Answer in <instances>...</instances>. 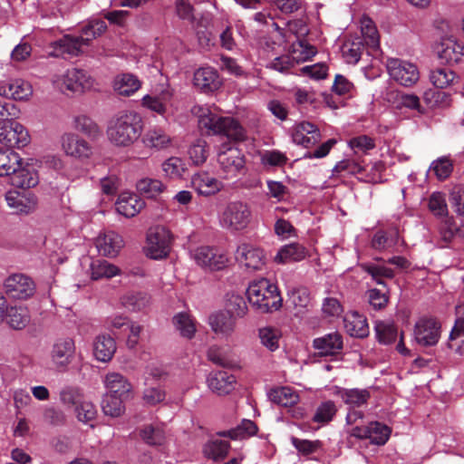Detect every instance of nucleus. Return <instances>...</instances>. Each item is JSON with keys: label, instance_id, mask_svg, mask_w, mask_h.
Segmentation results:
<instances>
[{"label": "nucleus", "instance_id": "4", "mask_svg": "<svg viewBox=\"0 0 464 464\" xmlns=\"http://www.w3.org/2000/svg\"><path fill=\"white\" fill-rule=\"evenodd\" d=\"M251 220V208L246 202L241 200L228 202L218 215L220 227L229 232L246 229Z\"/></svg>", "mask_w": 464, "mask_h": 464}, {"label": "nucleus", "instance_id": "15", "mask_svg": "<svg viewBox=\"0 0 464 464\" xmlns=\"http://www.w3.org/2000/svg\"><path fill=\"white\" fill-rule=\"evenodd\" d=\"M440 324L434 319H420L415 324L414 337L416 342L422 346L435 345L440 335Z\"/></svg>", "mask_w": 464, "mask_h": 464}, {"label": "nucleus", "instance_id": "23", "mask_svg": "<svg viewBox=\"0 0 464 464\" xmlns=\"http://www.w3.org/2000/svg\"><path fill=\"white\" fill-rule=\"evenodd\" d=\"M236 377L226 371H218L211 372L208 377V385L209 389L218 394H228L234 390Z\"/></svg>", "mask_w": 464, "mask_h": 464}, {"label": "nucleus", "instance_id": "3", "mask_svg": "<svg viewBox=\"0 0 464 464\" xmlns=\"http://www.w3.org/2000/svg\"><path fill=\"white\" fill-rule=\"evenodd\" d=\"M246 295L249 303L262 313L277 310L282 304L277 287L266 278L252 282Z\"/></svg>", "mask_w": 464, "mask_h": 464}, {"label": "nucleus", "instance_id": "6", "mask_svg": "<svg viewBox=\"0 0 464 464\" xmlns=\"http://www.w3.org/2000/svg\"><path fill=\"white\" fill-rule=\"evenodd\" d=\"M171 234L162 226L150 227L147 232L146 255L152 259L166 257L170 251Z\"/></svg>", "mask_w": 464, "mask_h": 464}, {"label": "nucleus", "instance_id": "36", "mask_svg": "<svg viewBox=\"0 0 464 464\" xmlns=\"http://www.w3.org/2000/svg\"><path fill=\"white\" fill-rule=\"evenodd\" d=\"M346 332L353 337L363 338L369 334L366 318L357 312H353L344 317Z\"/></svg>", "mask_w": 464, "mask_h": 464}, {"label": "nucleus", "instance_id": "50", "mask_svg": "<svg viewBox=\"0 0 464 464\" xmlns=\"http://www.w3.org/2000/svg\"><path fill=\"white\" fill-rule=\"evenodd\" d=\"M106 29L107 24L103 20H91L82 28L80 36L82 38L85 44L88 45L92 39L102 34Z\"/></svg>", "mask_w": 464, "mask_h": 464}, {"label": "nucleus", "instance_id": "35", "mask_svg": "<svg viewBox=\"0 0 464 464\" xmlns=\"http://www.w3.org/2000/svg\"><path fill=\"white\" fill-rule=\"evenodd\" d=\"M307 256L306 248L298 244L292 243L282 246L277 252L275 260L280 264L294 263L304 260Z\"/></svg>", "mask_w": 464, "mask_h": 464}, {"label": "nucleus", "instance_id": "47", "mask_svg": "<svg viewBox=\"0 0 464 464\" xmlns=\"http://www.w3.org/2000/svg\"><path fill=\"white\" fill-rule=\"evenodd\" d=\"M136 188L148 198H155L162 193L166 187L160 179L143 178L137 182Z\"/></svg>", "mask_w": 464, "mask_h": 464}, {"label": "nucleus", "instance_id": "51", "mask_svg": "<svg viewBox=\"0 0 464 464\" xmlns=\"http://www.w3.org/2000/svg\"><path fill=\"white\" fill-rule=\"evenodd\" d=\"M150 303V296L146 293H130L122 296V305L130 311H140Z\"/></svg>", "mask_w": 464, "mask_h": 464}, {"label": "nucleus", "instance_id": "48", "mask_svg": "<svg viewBox=\"0 0 464 464\" xmlns=\"http://www.w3.org/2000/svg\"><path fill=\"white\" fill-rule=\"evenodd\" d=\"M458 79L456 73L448 68H437L430 72V81L436 87L444 89L454 83Z\"/></svg>", "mask_w": 464, "mask_h": 464}, {"label": "nucleus", "instance_id": "43", "mask_svg": "<svg viewBox=\"0 0 464 464\" xmlns=\"http://www.w3.org/2000/svg\"><path fill=\"white\" fill-rule=\"evenodd\" d=\"M22 164V158L13 150H0V177L11 176Z\"/></svg>", "mask_w": 464, "mask_h": 464}, {"label": "nucleus", "instance_id": "24", "mask_svg": "<svg viewBox=\"0 0 464 464\" xmlns=\"http://www.w3.org/2000/svg\"><path fill=\"white\" fill-rule=\"evenodd\" d=\"M32 93V86L20 79L0 84V95L8 99L24 101L29 99Z\"/></svg>", "mask_w": 464, "mask_h": 464}, {"label": "nucleus", "instance_id": "54", "mask_svg": "<svg viewBox=\"0 0 464 464\" xmlns=\"http://www.w3.org/2000/svg\"><path fill=\"white\" fill-rule=\"evenodd\" d=\"M186 164L179 157H170L162 163V170L170 179H179L186 171Z\"/></svg>", "mask_w": 464, "mask_h": 464}, {"label": "nucleus", "instance_id": "41", "mask_svg": "<svg viewBox=\"0 0 464 464\" xmlns=\"http://www.w3.org/2000/svg\"><path fill=\"white\" fill-rule=\"evenodd\" d=\"M130 398L106 393L102 404L104 414L111 417L121 416L125 410L124 402Z\"/></svg>", "mask_w": 464, "mask_h": 464}, {"label": "nucleus", "instance_id": "16", "mask_svg": "<svg viewBox=\"0 0 464 464\" xmlns=\"http://www.w3.org/2000/svg\"><path fill=\"white\" fill-rule=\"evenodd\" d=\"M61 144L64 153L75 159H88L92 153L91 145L75 133H64Z\"/></svg>", "mask_w": 464, "mask_h": 464}, {"label": "nucleus", "instance_id": "49", "mask_svg": "<svg viewBox=\"0 0 464 464\" xmlns=\"http://www.w3.org/2000/svg\"><path fill=\"white\" fill-rule=\"evenodd\" d=\"M228 450V441L222 440H213L208 441L204 446L203 452L204 455L208 459H212L214 460H220L227 456Z\"/></svg>", "mask_w": 464, "mask_h": 464}, {"label": "nucleus", "instance_id": "26", "mask_svg": "<svg viewBox=\"0 0 464 464\" xmlns=\"http://www.w3.org/2000/svg\"><path fill=\"white\" fill-rule=\"evenodd\" d=\"M194 85L204 92H211L218 89L220 81L216 70L211 67H202L194 73Z\"/></svg>", "mask_w": 464, "mask_h": 464}, {"label": "nucleus", "instance_id": "40", "mask_svg": "<svg viewBox=\"0 0 464 464\" xmlns=\"http://www.w3.org/2000/svg\"><path fill=\"white\" fill-rule=\"evenodd\" d=\"M362 271L369 274L372 279L378 285H384V279H392L394 277V271L381 264L377 263H363L360 265Z\"/></svg>", "mask_w": 464, "mask_h": 464}, {"label": "nucleus", "instance_id": "1", "mask_svg": "<svg viewBox=\"0 0 464 464\" xmlns=\"http://www.w3.org/2000/svg\"><path fill=\"white\" fill-rule=\"evenodd\" d=\"M141 117L134 111H122L113 117L107 128V137L117 147H129L140 137Z\"/></svg>", "mask_w": 464, "mask_h": 464}, {"label": "nucleus", "instance_id": "46", "mask_svg": "<svg viewBox=\"0 0 464 464\" xmlns=\"http://www.w3.org/2000/svg\"><path fill=\"white\" fill-rule=\"evenodd\" d=\"M361 32L366 45L372 49H377L379 47V33L373 21L371 18L363 16L361 19Z\"/></svg>", "mask_w": 464, "mask_h": 464}, {"label": "nucleus", "instance_id": "29", "mask_svg": "<svg viewBox=\"0 0 464 464\" xmlns=\"http://www.w3.org/2000/svg\"><path fill=\"white\" fill-rule=\"evenodd\" d=\"M39 182L37 172L30 166L19 164L16 170L11 175V184L19 188L28 189L35 187Z\"/></svg>", "mask_w": 464, "mask_h": 464}, {"label": "nucleus", "instance_id": "38", "mask_svg": "<svg viewBox=\"0 0 464 464\" xmlns=\"http://www.w3.org/2000/svg\"><path fill=\"white\" fill-rule=\"evenodd\" d=\"M269 399L282 407H292L299 401V394L290 387H279L270 391Z\"/></svg>", "mask_w": 464, "mask_h": 464}, {"label": "nucleus", "instance_id": "28", "mask_svg": "<svg viewBox=\"0 0 464 464\" xmlns=\"http://www.w3.org/2000/svg\"><path fill=\"white\" fill-rule=\"evenodd\" d=\"M457 319L450 334L449 347L464 355V304L456 307Z\"/></svg>", "mask_w": 464, "mask_h": 464}, {"label": "nucleus", "instance_id": "20", "mask_svg": "<svg viewBox=\"0 0 464 464\" xmlns=\"http://www.w3.org/2000/svg\"><path fill=\"white\" fill-rule=\"evenodd\" d=\"M106 393L120 397H131L132 385L129 380L119 372H109L103 379Z\"/></svg>", "mask_w": 464, "mask_h": 464}, {"label": "nucleus", "instance_id": "60", "mask_svg": "<svg viewBox=\"0 0 464 464\" xmlns=\"http://www.w3.org/2000/svg\"><path fill=\"white\" fill-rule=\"evenodd\" d=\"M256 431L257 427L255 422L245 419L237 428L229 430L228 435L231 439L238 440L253 436L256 433Z\"/></svg>", "mask_w": 464, "mask_h": 464}, {"label": "nucleus", "instance_id": "11", "mask_svg": "<svg viewBox=\"0 0 464 464\" xmlns=\"http://www.w3.org/2000/svg\"><path fill=\"white\" fill-rule=\"evenodd\" d=\"M61 89L72 93H82L93 85V79L83 70L72 68L62 76Z\"/></svg>", "mask_w": 464, "mask_h": 464}, {"label": "nucleus", "instance_id": "64", "mask_svg": "<svg viewBox=\"0 0 464 464\" xmlns=\"http://www.w3.org/2000/svg\"><path fill=\"white\" fill-rule=\"evenodd\" d=\"M75 411L78 420L83 423L94 420L97 414L95 406L90 401H81Z\"/></svg>", "mask_w": 464, "mask_h": 464}, {"label": "nucleus", "instance_id": "62", "mask_svg": "<svg viewBox=\"0 0 464 464\" xmlns=\"http://www.w3.org/2000/svg\"><path fill=\"white\" fill-rule=\"evenodd\" d=\"M316 50L313 45L304 42H298L293 45L292 57L297 63L304 62L314 56Z\"/></svg>", "mask_w": 464, "mask_h": 464}, {"label": "nucleus", "instance_id": "2", "mask_svg": "<svg viewBox=\"0 0 464 464\" xmlns=\"http://www.w3.org/2000/svg\"><path fill=\"white\" fill-rule=\"evenodd\" d=\"M193 111L198 115L199 125L208 133L224 135L237 141L246 139L244 128L234 118L219 116L208 107H195Z\"/></svg>", "mask_w": 464, "mask_h": 464}, {"label": "nucleus", "instance_id": "59", "mask_svg": "<svg viewBox=\"0 0 464 464\" xmlns=\"http://www.w3.org/2000/svg\"><path fill=\"white\" fill-rule=\"evenodd\" d=\"M428 207L430 211L437 217H446L448 215L445 195L441 192H433L430 196Z\"/></svg>", "mask_w": 464, "mask_h": 464}, {"label": "nucleus", "instance_id": "53", "mask_svg": "<svg viewBox=\"0 0 464 464\" xmlns=\"http://www.w3.org/2000/svg\"><path fill=\"white\" fill-rule=\"evenodd\" d=\"M226 306V312L229 313L235 317L242 318L247 313V305L246 300L240 295L234 293L227 295Z\"/></svg>", "mask_w": 464, "mask_h": 464}, {"label": "nucleus", "instance_id": "10", "mask_svg": "<svg viewBox=\"0 0 464 464\" xmlns=\"http://www.w3.org/2000/svg\"><path fill=\"white\" fill-rule=\"evenodd\" d=\"M5 294L17 300H25L35 293V284L33 279L24 274H13L4 283Z\"/></svg>", "mask_w": 464, "mask_h": 464}, {"label": "nucleus", "instance_id": "31", "mask_svg": "<svg viewBox=\"0 0 464 464\" xmlns=\"http://www.w3.org/2000/svg\"><path fill=\"white\" fill-rule=\"evenodd\" d=\"M116 352V343L108 334L98 335L93 343V354L95 358L102 362L111 360Z\"/></svg>", "mask_w": 464, "mask_h": 464}, {"label": "nucleus", "instance_id": "30", "mask_svg": "<svg viewBox=\"0 0 464 464\" xmlns=\"http://www.w3.org/2000/svg\"><path fill=\"white\" fill-rule=\"evenodd\" d=\"M320 138L317 128L307 121L299 123L293 133V140L305 148L314 145Z\"/></svg>", "mask_w": 464, "mask_h": 464}, {"label": "nucleus", "instance_id": "32", "mask_svg": "<svg viewBox=\"0 0 464 464\" xmlns=\"http://www.w3.org/2000/svg\"><path fill=\"white\" fill-rule=\"evenodd\" d=\"M342 398L343 402L350 408L361 407L366 404L371 397L370 392L366 389H344L335 387L334 392Z\"/></svg>", "mask_w": 464, "mask_h": 464}, {"label": "nucleus", "instance_id": "42", "mask_svg": "<svg viewBox=\"0 0 464 464\" xmlns=\"http://www.w3.org/2000/svg\"><path fill=\"white\" fill-rule=\"evenodd\" d=\"M281 331L272 326H265L258 329V338L261 344L269 352H276L279 348Z\"/></svg>", "mask_w": 464, "mask_h": 464}, {"label": "nucleus", "instance_id": "39", "mask_svg": "<svg viewBox=\"0 0 464 464\" xmlns=\"http://www.w3.org/2000/svg\"><path fill=\"white\" fill-rule=\"evenodd\" d=\"M92 280L109 279L120 274V269L106 260H93L90 265Z\"/></svg>", "mask_w": 464, "mask_h": 464}, {"label": "nucleus", "instance_id": "61", "mask_svg": "<svg viewBox=\"0 0 464 464\" xmlns=\"http://www.w3.org/2000/svg\"><path fill=\"white\" fill-rule=\"evenodd\" d=\"M430 169L434 172L439 179L443 180L449 178L453 170V165L449 158L442 157L434 160L431 163Z\"/></svg>", "mask_w": 464, "mask_h": 464}, {"label": "nucleus", "instance_id": "8", "mask_svg": "<svg viewBox=\"0 0 464 464\" xmlns=\"http://www.w3.org/2000/svg\"><path fill=\"white\" fill-rule=\"evenodd\" d=\"M30 141L27 130L19 122L4 121L0 122V142L10 148H24Z\"/></svg>", "mask_w": 464, "mask_h": 464}, {"label": "nucleus", "instance_id": "7", "mask_svg": "<svg viewBox=\"0 0 464 464\" xmlns=\"http://www.w3.org/2000/svg\"><path fill=\"white\" fill-rule=\"evenodd\" d=\"M387 70L391 78L402 86H412L420 78L417 66L404 60L388 59Z\"/></svg>", "mask_w": 464, "mask_h": 464}, {"label": "nucleus", "instance_id": "34", "mask_svg": "<svg viewBox=\"0 0 464 464\" xmlns=\"http://www.w3.org/2000/svg\"><path fill=\"white\" fill-rule=\"evenodd\" d=\"M3 320H5L11 328L22 330L30 322L29 311L24 306H6Z\"/></svg>", "mask_w": 464, "mask_h": 464}, {"label": "nucleus", "instance_id": "63", "mask_svg": "<svg viewBox=\"0 0 464 464\" xmlns=\"http://www.w3.org/2000/svg\"><path fill=\"white\" fill-rule=\"evenodd\" d=\"M363 170L361 163L354 160L345 159L339 161L333 169V175H337L345 172L350 175H356Z\"/></svg>", "mask_w": 464, "mask_h": 464}, {"label": "nucleus", "instance_id": "58", "mask_svg": "<svg viewBox=\"0 0 464 464\" xmlns=\"http://www.w3.org/2000/svg\"><path fill=\"white\" fill-rule=\"evenodd\" d=\"M363 44L361 40L347 42L343 46V55L347 63L354 64L361 59Z\"/></svg>", "mask_w": 464, "mask_h": 464}, {"label": "nucleus", "instance_id": "14", "mask_svg": "<svg viewBox=\"0 0 464 464\" xmlns=\"http://www.w3.org/2000/svg\"><path fill=\"white\" fill-rule=\"evenodd\" d=\"M236 258L246 268L253 271L261 270L266 265L264 251L251 244H241L236 251Z\"/></svg>", "mask_w": 464, "mask_h": 464}, {"label": "nucleus", "instance_id": "13", "mask_svg": "<svg viewBox=\"0 0 464 464\" xmlns=\"http://www.w3.org/2000/svg\"><path fill=\"white\" fill-rule=\"evenodd\" d=\"M192 256L196 263L209 270H221L227 266V256L216 248L200 246L194 250Z\"/></svg>", "mask_w": 464, "mask_h": 464}, {"label": "nucleus", "instance_id": "37", "mask_svg": "<svg viewBox=\"0 0 464 464\" xmlns=\"http://www.w3.org/2000/svg\"><path fill=\"white\" fill-rule=\"evenodd\" d=\"M141 86L139 78L132 73H122L118 75L113 82V88L118 94L130 96Z\"/></svg>", "mask_w": 464, "mask_h": 464}, {"label": "nucleus", "instance_id": "56", "mask_svg": "<svg viewBox=\"0 0 464 464\" xmlns=\"http://www.w3.org/2000/svg\"><path fill=\"white\" fill-rule=\"evenodd\" d=\"M374 329L379 343L390 344L396 340L397 329L392 324L379 321L376 322Z\"/></svg>", "mask_w": 464, "mask_h": 464}, {"label": "nucleus", "instance_id": "44", "mask_svg": "<svg viewBox=\"0 0 464 464\" xmlns=\"http://www.w3.org/2000/svg\"><path fill=\"white\" fill-rule=\"evenodd\" d=\"M173 324L182 337L187 339L194 337L197 331L196 322L188 314L179 313L173 317Z\"/></svg>", "mask_w": 464, "mask_h": 464}, {"label": "nucleus", "instance_id": "18", "mask_svg": "<svg viewBox=\"0 0 464 464\" xmlns=\"http://www.w3.org/2000/svg\"><path fill=\"white\" fill-rule=\"evenodd\" d=\"M211 330L218 335L228 338L237 327V318L225 311L212 314L208 318Z\"/></svg>", "mask_w": 464, "mask_h": 464}, {"label": "nucleus", "instance_id": "52", "mask_svg": "<svg viewBox=\"0 0 464 464\" xmlns=\"http://www.w3.org/2000/svg\"><path fill=\"white\" fill-rule=\"evenodd\" d=\"M337 412L335 403L332 401H325L318 405L313 416V420L316 423H329Z\"/></svg>", "mask_w": 464, "mask_h": 464}, {"label": "nucleus", "instance_id": "57", "mask_svg": "<svg viewBox=\"0 0 464 464\" xmlns=\"http://www.w3.org/2000/svg\"><path fill=\"white\" fill-rule=\"evenodd\" d=\"M73 128L89 137H96L100 133L98 125L91 118L85 115L74 117Z\"/></svg>", "mask_w": 464, "mask_h": 464}, {"label": "nucleus", "instance_id": "17", "mask_svg": "<svg viewBox=\"0 0 464 464\" xmlns=\"http://www.w3.org/2000/svg\"><path fill=\"white\" fill-rule=\"evenodd\" d=\"M5 201L17 214H29L37 205L36 197L30 191L9 190L5 193Z\"/></svg>", "mask_w": 464, "mask_h": 464}, {"label": "nucleus", "instance_id": "5", "mask_svg": "<svg viewBox=\"0 0 464 464\" xmlns=\"http://www.w3.org/2000/svg\"><path fill=\"white\" fill-rule=\"evenodd\" d=\"M218 171L224 179H235L245 169L242 151L228 143H223L218 151Z\"/></svg>", "mask_w": 464, "mask_h": 464}, {"label": "nucleus", "instance_id": "55", "mask_svg": "<svg viewBox=\"0 0 464 464\" xmlns=\"http://www.w3.org/2000/svg\"><path fill=\"white\" fill-rule=\"evenodd\" d=\"M140 435L149 445H161L165 440V432L160 426L146 425L140 430Z\"/></svg>", "mask_w": 464, "mask_h": 464}, {"label": "nucleus", "instance_id": "25", "mask_svg": "<svg viewBox=\"0 0 464 464\" xmlns=\"http://www.w3.org/2000/svg\"><path fill=\"white\" fill-rule=\"evenodd\" d=\"M343 337L337 332L315 338L313 342L314 348L324 356L339 353L343 349Z\"/></svg>", "mask_w": 464, "mask_h": 464}, {"label": "nucleus", "instance_id": "21", "mask_svg": "<svg viewBox=\"0 0 464 464\" xmlns=\"http://www.w3.org/2000/svg\"><path fill=\"white\" fill-rule=\"evenodd\" d=\"M144 206V200L138 195L130 192L121 193L115 203L117 212L125 218L136 216Z\"/></svg>", "mask_w": 464, "mask_h": 464}, {"label": "nucleus", "instance_id": "9", "mask_svg": "<svg viewBox=\"0 0 464 464\" xmlns=\"http://www.w3.org/2000/svg\"><path fill=\"white\" fill-rule=\"evenodd\" d=\"M75 343L71 337L57 339L52 346L51 361L58 371L64 372L72 362L75 356Z\"/></svg>", "mask_w": 464, "mask_h": 464}, {"label": "nucleus", "instance_id": "12", "mask_svg": "<svg viewBox=\"0 0 464 464\" xmlns=\"http://www.w3.org/2000/svg\"><path fill=\"white\" fill-rule=\"evenodd\" d=\"M350 434L360 440L368 439L372 444L384 445L389 440L391 429L379 421H372L367 426L353 428Z\"/></svg>", "mask_w": 464, "mask_h": 464}, {"label": "nucleus", "instance_id": "33", "mask_svg": "<svg viewBox=\"0 0 464 464\" xmlns=\"http://www.w3.org/2000/svg\"><path fill=\"white\" fill-rule=\"evenodd\" d=\"M142 142L147 148L161 150L170 147L172 140L164 130L154 127L146 131Z\"/></svg>", "mask_w": 464, "mask_h": 464}, {"label": "nucleus", "instance_id": "19", "mask_svg": "<svg viewBox=\"0 0 464 464\" xmlns=\"http://www.w3.org/2000/svg\"><path fill=\"white\" fill-rule=\"evenodd\" d=\"M464 55V45L456 38L450 36L443 38L438 48L439 58L447 63H457Z\"/></svg>", "mask_w": 464, "mask_h": 464}, {"label": "nucleus", "instance_id": "22", "mask_svg": "<svg viewBox=\"0 0 464 464\" xmlns=\"http://www.w3.org/2000/svg\"><path fill=\"white\" fill-rule=\"evenodd\" d=\"M123 246L122 237L113 231L101 234L96 239V247L104 256H116Z\"/></svg>", "mask_w": 464, "mask_h": 464}, {"label": "nucleus", "instance_id": "45", "mask_svg": "<svg viewBox=\"0 0 464 464\" xmlns=\"http://www.w3.org/2000/svg\"><path fill=\"white\" fill-rule=\"evenodd\" d=\"M86 45L82 38L79 36L64 35L55 42V46L62 53L77 56L82 52V47Z\"/></svg>", "mask_w": 464, "mask_h": 464}, {"label": "nucleus", "instance_id": "27", "mask_svg": "<svg viewBox=\"0 0 464 464\" xmlns=\"http://www.w3.org/2000/svg\"><path fill=\"white\" fill-rule=\"evenodd\" d=\"M191 184L195 190L203 196L214 195L223 188L222 182L206 172L195 174L191 179Z\"/></svg>", "mask_w": 464, "mask_h": 464}]
</instances>
